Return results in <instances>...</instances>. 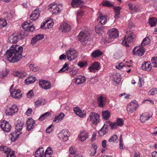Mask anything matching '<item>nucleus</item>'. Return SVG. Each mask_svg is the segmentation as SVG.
Instances as JSON below:
<instances>
[{
    "label": "nucleus",
    "mask_w": 157,
    "mask_h": 157,
    "mask_svg": "<svg viewBox=\"0 0 157 157\" xmlns=\"http://www.w3.org/2000/svg\"><path fill=\"white\" fill-rule=\"evenodd\" d=\"M23 50V48L21 46L12 45L6 51L5 56L10 62L12 63L17 62L22 57Z\"/></svg>",
    "instance_id": "1"
},
{
    "label": "nucleus",
    "mask_w": 157,
    "mask_h": 157,
    "mask_svg": "<svg viewBox=\"0 0 157 157\" xmlns=\"http://www.w3.org/2000/svg\"><path fill=\"white\" fill-rule=\"evenodd\" d=\"M90 32L85 31L80 32L78 35V39L82 44L86 45L89 42Z\"/></svg>",
    "instance_id": "2"
},
{
    "label": "nucleus",
    "mask_w": 157,
    "mask_h": 157,
    "mask_svg": "<svg viewBox=\"0 0 157 157\" xmlns=\"http://www.w3.org/2000/svg\"><path fill=\"white\" fill-rule=\"evenodd\" d=\"M30 22H24L22 25V27L26 31L25 32H22L21 33V36L22 38H25V37H26L28 35L27 31L33 32L34 29V26L31 24Z\"/></svg>",
    "instance_id": "3"
},
{
    "label": "nucleus",
    "mask_w": 157,
    "mask_h": 157,
    "mask_svg": "<svg viewBox=\"0 0 157 157\" xmlns=\"http://www.w3.org/2000/svg\"><path fill=\"white\" fill-rule=\"evenodd\" d=\"M129 33L127 36H125L122 39V44L127 47H129V43H132L134 39L136 37V35L133 32Z\"/></svg>",
    "instance_id": "4"
},
{
    "label": "nucleus",
    "mask_w": 157,
    "mask_h": 157,
    "mask_svg": "<svg viewBox=\"0 0 157 157\" xmlns=\"http://www.w3.org/2000/svg\"><path fill=\"white\" fill-rule=\"evenodd\" d=\"M48 9L52 14H57L63 10V7L61 4L57 5L55 3H52L48 6Z\"/></svg>",
    "instance_id": "5"
},
{
    "label": "nucleus",
    "mask_w": 157,
    "mask_h": 157,
    "mask_svg": "<svg viewBox=\"0 0 157 157\" xmlns=\"http://www.w3.org/2000/svg\"><path fill=\"white\" fill-rule=\"evenodd\" d=\"M67 59L69 61H72L76 59L78 55L77 51L73 48L70 49L66 52Z\"/></svg>",
    "instance_id": "6"
},
{
    "label": "nucleus",
    "mask_w": 157,
    "mask_h": 157,
    "mask_svg": "<svg viewBox=\"0 0 157 157\" xmlns=\"http://www.w3.org/2000/svg\"><path fill=\"white\" fill-rule=\"evenodd\" d=\"M138 106L139 105L137 101L135 100L132 101L127 105V110L129 113L131 114L134 111H136Z\"/></svg>",
    "instance_id": "7"
},
{
    "label": "nucleus",
    "mask_w": 157,
    "mask_h": 157,
    "mask_svg": "<svg viewBox=\"0 0 157 157\" xmlns=\"http://www.w3.org/2000/svg\"><path fill=\"white\" fill-rule=\"evenodd\" d=\"M90 121L94 125H96L99 122L100 115L94 112H91L89 115Z\"/></svg>",
    "instance_id": "8"
},
{
    "label": "nucleus",
    "mask_w": 157,
    "mask_h": 157,
    "mask_svg": "<svg viewBox=\"0 0 157 157\" xmlns=\"http://www.w3.org/2000/svg\"><path fill=\"white\" fill-rule=\"evenodd\" d=\"M68 132L67 130H63L58 134V137L61 140L66 141L68 139Z\"/></svg>",
    "instance_id": "9"
},
{
    "label": "nucleus",
    "mask_w": 157,
    "mask_h": 157,
    "mask_svg": "<svg viewBox=\"0 0 157 157\" xmlns=\"http://www.w3.org/2000/svg\"><path fill=\"white\" fill-rule=\"evenodd\" d=\"M144 49V48L142 47H140L139 46L138 47L136 46L133 49L132 52L134 55H138L139 56H140L144 54L145 52Z\"/></svg>",
    "instance_id": "10"
},
{
    "label": "nucleus",
    "mask_w": 157,
    "mask_h": 157,
    "mask_svg": "<svg viewBox=\"0 0 157 157\" xmlns=\"http://www.w3.org/2000/svg\"><path fill=\"white\" fill-rule=\"evenodd\" d=\"M41 11L39 8H37L34 10L30 15V20L34 21L36 20L40 16Z\"/></svg>",
    "instance_id": "11"
},
{
    "label": "nucleus",
    "mask_w": 157,
    "mask_h": 157,
    "mask_svg": "<svg viewBox=\"0 0 157 157\" xmlns=\"http://www.w3.org/2000/svg\"><path fill=\"white\" fill-rule=\"evenodd\" d=\"M108 34L109 37L111 39H114L117 38L118 35V32L115 28H112L109 30Z\"/></svg>",
    "instance_id": "12"
},
{
    "label": "nucleus",
    "mask_w": 157,
    "mask_h": 157,
    "mask_svg": "<svg viewBox=\"0 0 157 157\" xmlns=\"http://www.w3.org/2000/svg\"><path fill=\"white\" fill-rule=\"evenodd\" d=\"M18 109L17 106L13 105L10 108L7 109L6 111V114L7 115H12L13 114L18 111Z\"/></svg>",
    "instance_id": "13"
},
{
    "label": "nucleus",
    "mask_w": 157,
    "mask_h": 157,
    "mask_svg": "<svg viewBox=\"0 0 157 157\" xmlns=\"http://www.w3.org/2000/svg\"><path fill=\"white\" fill-rule=\"evenodd\" d=\"M0 127L2 130L6 132H9L11 128V126L7 121H4L2 122Z\"/></svg>",
    "instance_id": "14"
},
{
    "label": "nucleus",
    "mask_w": 157,
    "mask_h": 157,
    "mask_svg": "<svg viewBox=\"0 0 157 157\" xmlns=\"http://www.w3.org/2000/svg\"><path fill=\"white\" fill-rule=\"evenodd\" d=\"M39 84L40 87L45 90L49 89L51 86L50 82L48 81L42 80L39 82Z\"/></svg>",
    "instance_id": "15"
},
{
    "label": "nucleus",
    "mask_w": 157,
    "mask_h": 157,
    "mask_svg": "<svg viewBox=\"0 0 157 157\" xmlns=\"http://www.w3.org/2000/svg\"><path fill=\"white\" fill-rule=\"evenodd\" d=\"M26 124V129L28 131H30L33 128L35 125V121L31 118L28 119Z\"/></svg>",
    "instance_id": "16"
},
{
    "label": "nucleus",
    "mask_w": 157,
    "mask_h": 157,
    "mask_svg": "<svg viewBox=\"0 0 157 157\" xmlns=\"http://www.w3.org/2000/svg\"><path fill=\"white\" fill-rule=\"evenodd\" d=\"M10 95L13 98L16 99H20L22 96L21 91L16 89H14L13 91L10 92Z\"/></svg>",
    "instance_id": "17"
},
{
    "label": "nucleus",
    "mask_w": 157,
    "mask_h": 157,
    "mask_svg": "<svg viewBox=\"0 0 157 157\" xmlns=\"http://www.w3.org/2000/svg\"><path fill=\"white\" fill-rule=\"evenodd\" d=\"M100 68L99 63L98 62H94L91 66L89 67L88 69L90 72H95L99 70Z\"/></svg>",
    "instance_id": "18"
},
{
    "label": "nucleus",
    "mask_w": 157,
    "mask_h": 157,
    "mask_svg": "<svg viewBox=\"0 0 157 157\" xmlns=\"http://www.w3.org/2000/svg\"><path fill=\"white\" fill-rule=\"evenodd\" d=\"M71 29V26L66 23H64L61 25L59 28V30L64 33L69 32Z\"/></svg>",
    "instance_id": "19"
},
{
    "label": "nucleus",
    "mask_w": 157,
    "mask_h": 157,
    "mask_svg": "<svg viewBox=\"0 0 157 157\" xmlns=\"http://www.w3.org/2000/svg\"><path fill=\"white\" fill-rule=\"evenodd\" d=\"M107 17H105L100 12L99 13L97 21L101 25H104L107 23Z\"/></svg>",
    "instance_id": "20"
},
{
    "label": "nucleus",
    "mask_w": 157,
    "mask_h": 157,
    "mask_svg": "<svg viewBox=\"0 0 157 157\" xmlns=\"http://www.w3.org/2000/svg\"><path fill=\"white\" fill-rule=\"evenodd\" d=\"M74 110L75 113L81 117H84L86 116V112L80 109L78 107L74 108Z\"/></svg>",
    "instance_id": "21"
},
{
    "label": "nucleus",
    "mask_w": 157,
    "mask_h": 157,
    "mask_svg": "<svg viewBox=\"0 0 157 157\" xmlns=\"http://www.w3.org/2000/svg\"><path fill=\"white\" fill-rule=\"evenodd\" d=\"M141 68L143 70L147 71H150L152 68L151 63L149 61L145 62L141 66Z\"/></svg>",
    "instance_id": "22"
},
{
    "label": "nucleus",
    "mask_w": 157,
    "mask_h": 157,
    "mask_svg": "<svg viewBox=\"0 0 157 157\" xmlns=\"http://www.w3.org/2000/svg\"><path fill=\"white\" fill-rule=\"evenodd\" d=\"M24 122L23 121L18 120L17 121L15 125V130L17 132H20L22 129Z\"/></svg>",
    "instance_id": "23"
},
{
    "label": "nucleus",
    "mask_w": 157,
    "mask_h": 157,
    "mask_svg": "<svg viewBox=\"0 0 157 157\" xmlns=\"http://www.w3.org/2000/svg\"><path fill=\"white\" fill-rule=\"evenodd\" d=\"M104 124V125L98 132L99 136L102 137L107 133L108 131L109 127Z\"/></svg>",
    "instance_id": "24"
},
{
    "label": "nucleus",
    "mask_w": 157,
    "mask_h": 157,
    "mask_svg": "<svg viewBox=\"0 0 157 157\" xmlns=\"http://www.w3.org/2000/svg\"><path fill=\"white\" fill-rule=\"evenodd\" d=\"M97 101L98 106L100 107H103L105 104L106 98L102 96H100L98 98Z\"/></svg>",
    "instance_id": "25"
},
{
    "label": "nucleus",
    "mask_w": 157,
    "mask_h": 157,
    "mask_svg": "<svg viewBox=\"0 0 157 157\" xmlns=\"http://www.w3.org/2000/svg\"><path fill=\"white\" fill-rule=\"evenodd\" d=\"M18 36L14 34H13L10 36L8 39V41L12 43H16L18 40Z\"/></svg>",
    "instance_id": "26"
},
{
    "label": "nucleus",
    "mask_w": 157,
    "mask_h": 157,
    "mask_svg": "<svg viewBox=\"0 0 157 157\" xmlns=\"http://www.w3.org/2000/svg\"><path fill=\"white\" fill-rule=\"evenodd\" d=\"M84 3L81 0H72L71 1L72 6L74 7H80L83 5Z\"/></svg>",
    "instance_id": "27"
},
{
    "label": "nucleus",
    "mask_w": 157,
    "mask_h": 157,
    "mask_svg": "<svg viewBox=\"0 0 157 157\" xmlns=\"http://www.w3.org/2000/svg\"><path fill=\"white\" fill-rule=\"evenodd\" d=\"M85 81L86 78L85 77L82 75H80L75 78V82L76 84L78 85L83 83Z\"/></svg>",
    "instance_id": "28"
},
{
    "label": "nucleus",
    "mask_w": 157,
    "mask_h": 157,
    "mask_svg": "<svg viewBox=\"0 0 157 157\" xmlns=\"http://www.w3.org/2000/svg\"><path fill=\"white\" fill-rule=\"evenodd\" d=\"M151 117L147 113H143L140 116V119L142 123H144L146 121L148 120Z\"/></svg>",
    "instance_id": "29"
},
{
    "label": "nucleus",
    "mask_w": 157,
    "mask_h": 157,
    "mask_svg": "<svg viewBox=\"0 0 157 157\" xmlns=\"http://www.w3.org/2000/svg\"><path fill=\"white\" fill-rule=\"evenodd\" d=\"M104 26L100 25L95 26V30L96 33L99 35H101L102 32L104 31Z\"/></svg>",
    "instance_id": "30"
},
{
    "label": "nucleus",
    "mask_w": 157,
    "mask_h": 157,
    "mask_svg": "<svg viewBox=\"0 0 157 157\" xmlns=\"http://www.w3.org/2000/svg\"><path fill=\"white\" fill-rule=\"evenodd\" d=\"M44 154V150L43 148H38L35 151V156L36 157H42Z\"/></svg>",
    "instance_id": "31"
},
{
    "label": "nucleus",
    "mask_w": 157,
    "mask_h": 157,
    "mask_svg": "<svg viewBox=\"0 0 157 157\" xmlns=\"http://www.w3.org/2000/svg\"><path fill=\"white\" fill-rule=\"evenodd\" d=\"M21 133L20 132L15 131L10 134L11 140L12 141H15L19 137Z\"/></svg>",
    "instance_id": "32"
},
{
    "label": "nucleus",
    "mask_w": 157,
    "mask_h": 157,
    "mask_svg": "<svg viewBox=\"0 0 157 157\" xmlns=\"http://www.w3.org/2000/svg\"><path fill=\"white\" fill-rule=\"evenodd\" d=\"M36 79L34 77L30 76L28 77L25 80V82L26 85H28L34 83L36 80Z\"/></svg>",
    "instance_id": "33"
},
{
    "label": "nucleus",
    "mask_w": 157,
    "mask_h": 157,
    "mask_svg": "<svg viewBox=\"0 0 157 157\" xmlns=\"http://www.w3.org/2000/svg\"><path fill=\"white\" fill-rule=\"evenodd\" d=\"M121 7L120 6H115L113 8V10L114 11L115 15L114 17L117 18H118L119 17V15L120 14V10H121Z\"/></svg>",
    "instance_id": "34"
},
{
    "label": "nucleus",
    "mask_w": 157,
    "mask_h": 157,
    "mask_svg": "<svg viewBox=\"0 0 157 157\" xmlns=\"http://www.w3.org/2000/svg\"><path fill=\"white\" fill-rule=\"evenodd\" d=\"M88 136L87 133L85 131H83L80 133V134L79 136V138L81 141L83 142L86 140Z\"/></svg>",
    "instance_id": "35"
},
{
    "label": "nucleus",
    "mask_w": 157,
    "mask_h": 157,
    "mask_svg": "<svg viewBox=\"0 0 157 157\" xmlns=\"http://www.w3.org/2000/svg\"><path fill=\"white\" fill-rule=\"evenodd\" d=\"M102 54V52L99 50L98 49L94 51L91 53V55L93 57L96 58L100 56Z\"/></svg>",
    "instance_id": "36"
},
{
    "label": "nucleus",
    "mask_w": 157,
    "mask_h": 157,
    "mask_svg": "<svg viewBox=\"0 0 157 157\" xmlns=\"http://www.w3.org/2000/svg\"><path fill=\"white\" fill-rule=\"evenodd\" d=\"M112 79L116 83H118L121 80L120 74L119 73L113 74Z\"/></svg>",
    "instance_id": "37"
},
{
    "label": "nucleus",
    "mask_w": 157,
    "mask_h": 157,
    "mask_svg": "<svg viewBox=\"0 0 157 157\" xmlns=\"http://www.w3.org/2000/svg\"><path fill=\"white\" fill-rule=\"evenodd\" d=\"M0 150L4 153L8 154L11 152V150L9 147L2 145L0 147Z\"/></svg>",
    "instance_id": "38"
},
{
    "label": "nucleus",
    "mask_w": 157,
    "mask_h": 157,
    "mask_svg": "<svg viewBox=\"0 0 157 157\" xmlns=\"http://www.w3.org/2000/svg\"><path fill=\"white\" fill-rule=\"evenodd\" d=\"M13 75L14 76L18 77L19 78H22L25 76L26 74L25 72L16 71L14 72Z\"/></svg>",
    "instance_id": "39"
},
{
    "label": "nucleus",
    "mask_w": 157,
    "mask_h": 157,
    "mask_svg": "<svg viewBox=\"0 0 157 157\" xmlns=\"http://www.w3.org/2000/svg\"><path fill=\"white\" fill-rule=\"evenodd\" d=\"M64 116L65 115L63 113H60V114L55 117L54 121L58 122L59 121L62 120Z\"/></svg>",
    "instance_id": "40"
},
{
    "label": "nucleus",
    "mask_w": 157,
    "mask_h": 157,
    "mask_svg": "<svg viewBox=\"0 0 157 157\" xmlns=\"http://www.w3.org/2000/svg\"><path fill=\"white\" fill-rule=\"evenodd\" d=\"M105 125H107V126H109L111 127L112 129H113L117 128V125L116 123H113L109 121H107L105 123Z\"/></svg>",
    "instance_id": "41"
},
{
    "label": "nucleus",
    "mask_w": 157,
    "mask_h": 157,
    "mask_svg": "<svg viewBox=\"0 0 157 157\" xmlns=\"http://www.w3.org/2000/svg\"><path fill=\"white\" fill-rule=\"evenodd\" d=\"M110 113L108 110H105L102 112V116L105 120H107L110 116Z\"/></svg>",
    "instance_id": "42"
},
{
    "label": "nucleus",
    "mask_w": 157,
    "mask_h": 157,
    "mask_svg": "<svg viewBox=\"0 0 157 157\" xmlns=\"http://www.w3.org/2000/svg\"><path fill=\"white\" fill-rule=\"evenodd\" d=\"M50 113L49 112H46L42 114L39 118V120L40 121L44 120L50 115Z\"/></svg>",
    "instance_id": "43"
},
{
    "label": "nucleus",
    "mask_w": 157,
    "mask_h": 157,
    "mask_svg": "<svg viewBox=\"0 0 157 157\" xmlns=\"http://www.w3.org/2000/svg\"><path fill=\"white\" fill-rule=\"evenodd\" d=\"M150 42V40L148 37H146L142 41L141 45V47L144 46H146Z\"/></svg>",
    "instance_id": "44"
},
{
    "label": "nucleus",
    "mask_w": 157,
    "mask_h": 157,
    "mask_svg": "<svg viewBox=\"0 0 157 157\" xmlns=\"http://www.w3.org/2000/svg\"><path fill=\"white\" fill-rule=\"evenodd\" d=\"M69 152L70 155L69 157H72L74 156L76 153V149L74 147H70L69 148Z\"/></svg>",
    "instance_id": "45"
},
{
    "label": "nucleus",
    "mask_w": 157,
    "mask_h": 157,
    "mask_svg": "<svg viewBox=\"0 0 157 157\" xmlns=\"http://www.w3.org/2000/svg\"><path fill=\"white\" fill-rule=\"evenodd\" d=\"M157 21V19L155 18H152L150 19L149 21V23L151 27L155 26Z\"/></svg>",
    "instance_id": "46"
},
{
    "label": "nucleus",
    "mask_w": 157,
    "mask_h": 157,
    "mask_svg": "<svg viewBox=\"0 0 157 157\" xmlns=\"http://www.w3.org/2000/svg\"><path fill=\"white\" fill-rule=\"evenodd\" d=\"M7 24L6 21L5 19L0 18V29H2L6 26Z\"/></svg>",
    "instance_id": "47"
},
{
    "label": "nucleus",
    "mask_w": 157,
    "mask_h": 157,
    "mask_svg": "<svg viewBox=\"0 0 157 157\" xmlns=\"http://www.w3.org/2000/svg\"><path fill=\"white\" fill-rule=\"evenodd\" d=\"M69 67L67 63H65L62 68L58 72L61 73L65 71L68 69Z\"/></svg>",
    "instance_id": "48"
},
{
    "label": "nucleus",
    "mask_w": 157,
    "mask_h": 157,
    "mask_svg": "<svg viewBox=\"0 0 157 157\" xmlns=\"http://www.w3.org/2000/svg\"><path fill=\"white\" fill-rule=\"evenodd\" d=\"M97 148V146L95 144H92V147L91 148V150L92 151H93V152L91 153L92 154V156H94L95 154L96 153V150Z\"/></svg>",
    "instance_id": "49"
},
{
    "label": "nucleus",
    "mask_w": 157,
    "mask_h": 157,
    "mask_svg": "<svg viewBox=\"0 0 157 157\" xmlns=\"http://www.w3.org/2000/svg\"><path fill=\"white\" fill-rule=\"evenodd\" d=\"M8 73V71L7 70L5 69L4 70L2 71L1 72V73L0 74V77L1 78H3L7 76Z\"/></svg>",
    "instance_id": "50"
},
{
    "label": "nucleus",
    "mask_w": 157,
    "mask_h": 157,
    "mask_svg": "<svg viewBox=\"0 0 157 157\" xmlns=\"http://www.w3.org/2000/svg\"><path fill=\"white\" fill-rule=\"evenodd\" d=\"M117 126H122L123 125L124 122L123 120L121 118H118L116 122Z\"/></svg>",
    "instance_id": "51"
},
{
    "label": "nucleus",
    "mask_w": 157,
    "mask_h": 157,
    "mask_svg": "<svg viewBox=\"0 0 157 157\" xmlns=\"http://www.w3.org/2000/svg\"><path fill=\"white\" fill-rule=\"evenodd\" d=\"M30 69L31 71L36 72L39 70V67H35L34 65L33 64H31L29 66Z\"/></svg>",
    "instance_id": "52"
},
{
    "label": "nucleus",
    "mask_w": 157,
    "mask_h": 157,
    "mask_svg": "<svg viewBox=\"0 0 157 157\" xmlns=\"http://www.w3.org/2000/svg\"><path fill=\"white\" fill-rule=\"evenodd\" d=\"M117 139L118 137L117 135H114L109 139V141L110 142H114L117 140Z\"/></svg>",
    "instance_id": "53"
},
{
    "label": "nucleus",
    "mask_w": 157,
    "mask_h": 157,
    "mask_svg": "<svg viewBox=\"0 0 157 157\" xmlns=\"http://www.w3.org/2000/svg\"><path fill=\"white\" fill-rule=\"evenodd\" d=\"M102 5L103 6L109 7H112L113 6V4L110 3L108 1L103 2L102 3Z\"/></svg>",
    "instance_id": "54"
},
{
    "label": "nucleus",
    "mask_w": 157,
    "mask_h": 157,
    "mask_svg": "<svg viewBox=\"0 0 157 157\" xmlns=\"http://www.w3.org/2000/svg\"><path fill=\"white\" fill-rule=\"evenodd\" d=\"M152 63L154 64L153 67H157V57H153L151 59Z\"/></svg>",
    "instance_id": "55"
},
{
    "label": "nucleus",
    "mask_w": 157,
    "mask_h": 157,
    "mask_svg": "<svg viewBox=\"0 0 157 157\" xmlns=\"http://www.w3.org/2000/svg\"><path fill=\"white\" fill-rule=\"evenodd\" d=\"M149 95H154L156 94H157V88H154L152 89L148 92Z\"/></svg>",
    "instance_id": "56"
},
{
    "label": "nucleus",
    "mask_w": 157,
    "mask_h": 157,
    "mask_svg": "<svg viewBox=\"0 0 157 157\" xmlns=\"http://www.w3.org/2000/svg\"><path fill=\"white\" fill-rule=\"evenodd\" d=\"M47 21L48 22L47 23V28L48 29L52 28L54 25V23L52 22V21H49L47 20Z\"/></svg>",
    "instance_id": "57"
},
{
    "label": "nucleus",
    "mask_w": 157,
    "mask_h": 157,
    "mask_svg": "<svg viewBox=\"0 0 157 157\" xmlns=\"http://www.w3.org/2000/svg\"><path fill=\"white\" fill-rule=\"evenodd\" d=\"M27 97L29 98H32L34 96V94L33 90L29 91L27 94Z\"/></svg>",
    "instance_id": "58"
},
{
    "label": "nucleus",
    "mask_w": 157,
    "mask_h": 157,
    "mask_svg": "<svg viewBox=\"0 0 157 157\" xmlns=\"http://www.w3.org/2000/svg\"><path fill=\"white\" fill-rule=\"evenodd\" d=\"M78 69L73 70L71 73V76L72 77H74L78 73Z\"/></svg>",
    "instance_id": "59"
},
{
    "label": "nucleus",
    "mask_w": 157,
    "mask_h": 157,
    "mask_svg": "<svg viewBox=\"0 0 157 157\" xmlns=\"http://www.w3.org/2000/svg\"><path fill=\"white\" fill-rule=\"evenodd\" d=\"M35 38H36L37 40L38 41L39 40H41L44 38V36L43 34H38L36 35L35 37Z\"/></svg>",
    "instance_id": "60"
},
{
    "label": "nucleus",
    "mask_w": 157,
    "mask_h": 157,
    "mask_svg": "<svg viewBox=\"0 0 157 157\" xmlns=\"http://www.w3.org/2000/svg\"><path fill=\"white\" fill-rule=\"evenodd\" d=\"M87 62H79L78 63V66L81 67H82L85 66Z\"/></svg>",
    "instance_id": "61"
},
{
    "label": "nucleus",
    "mask_w": 157,
    "mask_h": 157,
    "mask_svg": "<svg viewBox=\"0 0 157 157\" xmlns=\"http://www.w3.org/2000/svg\"><path fill=\"white\" fill-rule=\"evenodd\" d=\"M124 96V98L125 99H128L129 98L130 95L127 94L125 93H124L120 94L119 97H121Z\"/></svg>",
    "instance_id": "62"
},
{
    "label": "nucleus",
    "mask_w": 157,
    "mask_h": 157,
    "mask_svg": "<svg viewBox=\"0 0 157 157\" xmlns=\"http://www.w3.org/2000/svg\"><path fill=\"white\" fill-rule=\"evenodd\" d=\"M52 124L49 126L46 129V132L48 133H50L52 130L53 128H52Z\"/></svg>",
    "instance_id": "63"
},
{
    "label": "nucleus",
    "mask_w": 157,
    "mask_h": 157,
    "mask_svg": "<svg viewBox=\"0 0 157 157\" xmlns=\"http://www.w3.org/2000/svg\"><path fill=\"white\" fill-rule=\"evenodd\" d=\"M32 109L30 108H29L25 113V114L28 116H30L32 113Z\"/></svg>",
    "instance_id": "64"
}]
</instances>
